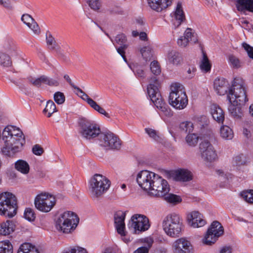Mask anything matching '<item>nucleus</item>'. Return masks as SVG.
I'll return each mask as SVG.
<instances>
[{
	"instance_id": "obj_1",
	"label": "nucleus",
	"mask_w": 253,
	"mask_h": 253,
	"mask_svg": "<svg viewBox=\"0 0 253 253\" xmlns=\"http://www.w3.org/2000/svg\"><path fill=\"white\" fill-rule=\"evenodd\" d=\"M139 186L149 195L154 196H163L169 191L168 181L154 172L148 170H142L137 176Z\"/></svg>"
},
{
	"instance_id": "obj_2",
	"label": "nucleus",
	"mask_w": 253,
	"mask_h": 253,
	"mask_svg": "<svg viewBox=\"0 0 253 253\" xmlns=\"http://www.w3.org/2000/svg\"><path fill=\"white\" fill-rule=\"evenodd\" d=\"M3 146L1 149L3 155L13 157L23 149L25 144V138L22 131L13 126H7L2 132Z\"/></svg>"
},
{
	"instance_id": "obj_3",
	"label": "nucleus",
	"mask_w": 253,
	"mask_h": 253,
	"mask_svg": "<svg viewBox=\"0 0 253 253\" xmlns=\"http://www.w3.org/2000/svg\"><path fill=\"white\" fill-rule=\"evenodd\" d=\"M160 83L156 77H152L149 80L147 86V93L155 106L166 116L170 117L172 113L169 106L164 102L159 91Z\"/></svg>"
},
{
	"instance_id": "obj_4",
	"label": "nucleus",
	"mask_w": 253,
	"mask_h": 253,
	"mask_svg": "<svg viewBox=\"0 0 253 253\" xmlns=\"http://www.w3.org/2000/svg\"><path fill=\"white\" fill-rule=\"evenodd\" d=\"M79 222V218L74 212L65 211L60 214L55 220V228L60 233H72Z\"/></svg>"
},
{
	"instance_id": "obj_5",
	"label": "nucleus",
	"mask_w": 253,
	"mask_h": 253,
	"mask_svg": "<svg viewBox=\"0 0 253 253\" xmlns=\"http://www.w3.org/2000/svg\"><path fill=\"white\" fill-rule=\"evenodd\" d=\"M162 226L166 234L172 238L179 237L184 227L182 217L176 213H169L165 217Z\"/></svg>"
},
{
	"instance_id": "obj_6",
	"label": "nucleus",
	"mask_w": 253,
	"mask_h": 253,
	"mask_svg": "<svg viewBox=\"0 0 253 253\" xmlns=\"http://www.w3.org/2000/svg\"><path fill=\"white\" fill-rule=\"evenodd\" d=\"M110 181L100 174H95L89 182V192L93 200H98L109 189Z\"/></svg>"
},
{
	"instance_id": "obj_7",
	"label": "nucleus",
	"mask_w": 253,
	"mask_h": 253,
	"mask_svg": "<svg viewBox=\"0 0 253 253\" xmlns=\"http://www.w3.org/2000/svg\"><path fill=\"white\" fill-rule=\"evenodd\" d=\"M169 103L174 108L182 110L187 105L188 100L183 86L178 83H174L170 86Z\"/></svg>"
},
{
	"instance_id": "obj_8",
	"label": "nucleus",
	"mask_w": 253,
	"mask_h": 253,
	"mask_svg": "<svg viewBox=\"0 0 253 253\" xmlns=\"http://www.w3.org/2000/svg\"><path fill=\"white\" fill-rule=\"evenodd\" d=\"M227 98L229 102L234 101L238 102L240 105H244L248 101L245 82L242 78L237 77L234 79L232 86L229 89Z\"/></svg>"
},
{
	"instance_id": "obj_9",
	"label": "nucleus",
	"mask_w": 253,
	"mask_h": 253,
	"mask_svg": "<svg viewBox=\"0 0 253 253\" xmlns=\"http://www.w3.org/2000/svg\"><path fill=\"white\" fill-rule=\"evenodd\" d=\"M17 199L12 193L4 192L0 194V215L11 218L16 214Z\"/></svg>"
},
{
	"instance_id": "obj_10",
	"label": "nucleus",
	"mask_w": 253,
	"mask_h": 253,
	"mask_svg": "<svg viewBox=\"0 0 253 253\" xmlns=\"http://www.w3.org/2000/svg\"><path fill=\"white\" fill-rule=\"evenodd\" d=\"M127 226L133 233L139 234L147 231L150 225L148 218L145 215L135 214L131 216Z\"/></svg>"
},
{
	"instance_id": "obj_11",
	"label": "nucleus",
	"mask_w": 253,
	"mask_h": 253,
	"mask_svg": "<svg viewBox=\"0 0 253 253\" xmlns=\"http://www.w3.org/2000/svg\"><path fill=\"white\" fill-rule=\"evenodd\" d=\"M79 125L81 127L80 133L83 138L88 140L96 137L98 138L101 130L97 124L85 119H81Z\"/></svg>"
},
{
	"instance_id": "obj_12",
	"label": "nucleus",
	"mask_w": 253,
	"mask_h": 253,
	"mask_svg": "<svg viewBox=\"0 0 253 253\" xmlns=\"http://www.w3.org/2000/svg\"><path fill=\"white\" fill-rule=\"evenodd\" d=\"M98 143L106 150L119 149L121 147L120 139L111 132H101L98 138Z\"/></svg>"
},
{
	"instance_id": "obj_13",
	"label": "nucleus",
	"mask_w": 253,
	"mask_h": 253,
	"mask_svg": "<svg viewBox=\"0 0 253 253\" xmlns=\"http://www.w3.org/2000/svg\"><path fill=\"white\" fill-rule=\"evenodd\" d=\"M223 227L217 221H213L209 228L206 234L202 240V242L206 245H211L214 244L217 239L223 235Z\"/></svg>"
},
{
	"instance_id": "obj_14",
	"label": "nucleus",
	"mask_w": 253,
	"mask_h": 253,
	"mask_svg": "<svg viewBox=\"0 0 253 253\" xmlns=\"http://www.w3.org/2000/svg\"><path fill=\"white\" fill-rule=\"evenodd\" d=\"M55 204V198L46 193H41L37 195L35 199V207L44 212L50 211Z\"/></svg>"
},
{
	"instance_id": "obj_15",
	"label": "nucleus",
	"mask_w": 253,
	"mask_h": 253,
	"mask_svg": "<svg viewBox=\"0 0 253 253\" xmlns=\"http://www.w3.org/2000/svg\"><path fill=\"white\" fill-rule=\"evenodd\" d=\"M173 253H195V249L191 242L186 237L175 240L171 245Z\"/></svg>"
},
{
	"instance_id": "obj_16",
	"label": "nucleus",
	"mask_w": 253,
	"mask_h": 253,
	"mask_svg": "<svg viewBox=\"0 0 253 253\" xmlns=\"http://www.w3.org/2000/svg\"><path fill=\"white\" fill-rule=\"evenodd\" d=\"M199 152L202 159L207 162H212L217 158L215 150L208 140L202 141L199 145Z\"/></svg>"
},
{
	"instance_id": "obj_17",
	"label": "nucleus",
	"mask_w": 253,
	"mask_h": 253,
	"mask_svg": "<svg viewBox=\"0 0 253 253\" xmlns=\"http://www.w3.org/2000/svg\"><path fill=\"white\" fill-rule=\"evenodd\" d=\"M187 218L188 224L193 228L203 227L206 224L203 215L198 211H193L188 213Z\"/></svg>"
},
{
	"instance_id": "obj_18",
	"label": "nucleus",
	"mask_w": 253,
	"mask_h": 253,
	"mask_svg": "<svg viewBox=\"0 0 253 253\" xmlns=\"http://www.w3.org/2000/svg\"><path fill=\"white\" fill-rule=\"evenodd\" d=\"M185 20L182 4L178 2L174 11L171 14V22L173 28L175 29L178 28Z\"/></svg>"
},
{
	"instance_id": "obj_19",
	"label": "nucleus",
	"mask_w": 253,
	"mask_h": 253,
	"mask_svg": "<svg viewBox=\"0 0 253 253\" xmlns=\"http://www.w3.org/2000/svg\"><path fill=\"white\" fill-rule=\"evenodd\" d=\"M79 92L81 93L80 97L84 101H85L87 104L94 110L97 111L101 114L104 115L107 118H110V115L108 113L106 112L104 109L100 106L95 101L90 98L87 94L84 92L81 88L78 87H75Z\"/></svg>"
},
{
	"instance_id": "obj_20",
	"label": "nucleus",
	"mask_w": 253,
	"mask_h": 253,
	"mask_svg": "<svg viewBox=\"0 0 253 253\" xmlns=\"http://www.w3.org/2000/svg\"><path fill=\"white\" fill-rule=\"evenodd\" d=\"M126 211H118L114 214V223L118 233L122 236H125Z\"/></svg>"
},
{
	"instance_id": "obj_21",
	"label": "nucleus",
	"mask_w": 253,
	"mask_h": 253,
	"mask_svg": "<svg viewBox=\"0 0 253 253\" xmlns=\"http://www.w3.org/2000/svg\"><path fill=\"white\" fill-rule=\"evenodd\" d=\"M214 88L220 95L225 94L230 89L228 82L224 78H216L214 82Z\"/></svg>"
},
{
	"instance_id": "obj_22",
	"label": "nucleus",
	"mask_w": 253,
	"mask_h": 253,
	"mask_svg": "<svg viewBox=\"0 0 253 253\" xmlns=\"http://www.w3.org/2000/svg\"><path fill=\"white\" fill-rule=\"evenodd\" d=\"M126 41V38L123 34H118L115 39V42L120 45L119 47L117 48V52L122 56L126 62V58L125 56V50L127 47Z\"/></svg>"
},
{
	"instance_id": "obj_23",
	"label": "nucleus",
	"mask_w": 253,
	"mask_h": 253,
	"mask_svg": "<svg viewBox=\"0 0 253 253\" xmlns=\"http://www.w3.org/2000/svg\"><path fill=\"white\" fill-rule=\"evenodd\" d=\"M21 20L35 34L39 35L41 33V30L38 23L30 15L28 14H23L21 17Z\"/></svg>"
},
{
	"instance_id": "obj_24",
	"label": "nucleus",
	"mask_w": 253,
	"mask_h": 253,
	"mask_svg": "<svg viewBox=\"0 0 253 253\" xmlns=\"http://www.w3.org/2000/svg\"><path fill=\"white\" fill-rule=\"evenodd\" d=\"M172 0H148L150 7L153 10L160 12L172 3Z\"/></svg>"
},
{
	"instance_id": "obj_25",
	"label": "nucleus",
	"mask_w": 253,
	"mask_h": 253,
	"mask_svg": "<svg viewBox=\"0 0 253 253\" xmlns=\"http://www.w3.org/2000/svg\"><path fill=\"white\" fill-rule=\"evenodd\" d=\"M168 62L174 66L181 65L183 62L181 54L175 50H171L168 52L167 55Z\"/></svg>"
},
{
	"instance_id": "obj_26",
	"label": "nucleus",
	"mask_w": 253,
	"mask_h": 253,
	"mask_svg": "<svg viewBox=\"0 0 253 253\" xmlns=\"http://www.w3.org/2000/svg\"><path fill=\"white\" fill-rule=\"evenodd\" d=\"M192 172L186 169H179L175 171L174 178L176 181L186 182L192 179Z\"/></svg>"
},
{
	"instance_id": "obj_27",
	"label": "nucleus",
	"mask_w": 253,
	"mask_h": 253,
	"mask_svg": "<svg viewBox=\"0 0 253 253\" xmlns=\"http://www.w3.org/2000/svg\"><path fill=\"white\" fill-rule=\"evenodd\" d=\"M237 10L242 13L247 11L253 13V0H237L236 4Z\"/></svg>"
},
{
	"instance_id": "obj_28",
	"label": "nucleus",
	"mask_w": 253,
	"mask_h": 253,
	"mask_svg": "<svg viewBox=\"0 0 253 253\" xmlns=\"http://www.w3.org/2000/svg\"><path fill=\"white\" fill-rule=\"evenodd\" d=\"M211 114L215 121L218 123H223L224 120V113L218 105L216 104L211 105Z\"/></svg>"
},
{
	"instance_id": "obj_29",
	"label": "nucleus",
	"mask_w": 253,
	"mask_h": 253,
	"mask_svg": "<svg viewBox=\"0 0 253 253\" xmlns=\"http://www.w3.org/2000/svg\"><path fill=\"white\" fill-rule=\"evenodd\" d=\"M15 226L12 221L7 220L0 223V235H8L14 230Z\"/></svg>"
},
{
	"instance_id": "obj_30",
	"label": "nucleus",
	"mask_w": 253,
	"mask_h": 253,
	"mask_svg": "<svg viewBox=\"0 0 253 253\" xmlns=\"http://www.w3.org/2000/svg\"><path fill=\"white\" fill-rule=\"evenodd\" d=\"M246 157L243 154H239L234 157L232 161V168L229 166L228 169L229 170H236L238 169V168L246 164Z\"/></svg>"
},
{
	"instance_id": "obj_31",
	"label": "nucleus",
	"mask_w": 253,
	"mask_h": 253,
	"mask_svg": "<svg viewBox=\"0 0 253 253\" xmlns=\"http://www.w3.org/2000/svg\"><path fill=\"white\" fill-rule=\"evenodd\" d=\"M200 69L203 73L210 72L211 68V63L206 53L202 51V57L200 62Z\"/></svg>"
},
{
	"instance_id": "obj_32",
	"label": "nucleus",
	"mask_w": 253,
	"mask_h": 253,
	"mask_svg": "<svg viewBox=\"0 0 253 253\" xmlns=\"http://www.w3.org/2000/svg\"><path fill=\"white\" fill-rule=\"evenodd\" d=\"M240 105L238 102L232 101L231 102H229L228 110L231 116L234 117H240L242 115L241 108L239 106Z\"/></svg>"
},
{
	"instance_id": "obj_33",
	"label": "nucleus",
	"mask_w": 253,
	"mask_h": 253,
	"mask_svg": "<svg viewBox=\"0 0 253 253\" xmlns=\"http://www.w3.org/2000/svg\"><path fill=\"white\" fill-rule=\"evenodd\" d=\"M15 168L24 174H28L30 170V166L28 163L23 160H19L15 162Z\"/></svg>"
},
{
	"instance_id": "obj_34",
	"label": "nucleus",
	"mask_w": 253,
	"mask_h": 253,
	"mask_svg": "<svg viewBox=\"0 0 253 253\" xmlns=\"http://www.w3.org/2000/svg\"><path fill=\"white\" fill-rule=\"evenodd\" d=\"M17 253H39L35 246L29 243L21 245Z\"/></svg>"
},
{
	"instance_id": "obj_35",
	"label": "nucleus",
	"mask_w": 253,
	"mask_h": 253,
	"mask_svg": "<svg viewBox=\"0 0 253 253\" xmlns=\"http://www.w3.org/2000/svg\"><path fill=\"white\" fill-rule=\"evenodd\" d=\"M220 136L222 138L227 140H230L233 137V132L229 126H223L220 130Z\"/></svg>"
},
{
	"instance_id": "obj_36",
	"label": "nucleus",
	"mask_w": 253,
	"mask_h": 253,
	"mask_svg": "<svg viewBox=\"0 0 253 253\" xmlns=\"http://www.w3.org/2000/svg\"><path fill=\"white\" fill-rule=\"evenodd\" d=\"M46 42L48 48L51 50H59L60 47L57 45L54 38L50 32L46 34Z\"/></svg>"
},
{
	"instance_id": "obj_37",
	"label": "nucleus",
	"mask_w": 253,
	"mask_h": 253,
	"mask_svg": "<svg viewBox=\"0 0 253 253\" xmlns=\"http://www.w3.org/2000/svg\"><path fill=\"white\" fill-rule=\"evenodd\" d=\"M228 63L233 69H239L242 67L243 64L240 60L234 55H230L228 58Z\"/></svg>"
},
{
	"instance_id": "obj_38",
	"label": "nucleus",
	"mask_w": 253,
	"mask_h": 253,
	"mask_svg": "<svg viewBox=\"0 0 253 253\" xmlns=\"http://www.w3.org/2000/svg\"><path fill=\"white\" fill-rule=\"evenodd\" d=\"M12 65V61L10 56L0 51V66L2 67H9Z\"/></svg>"
},
{
	"instance_id": "obj_39",
	"label": "nucleus",
	"mask_w": 253,
	"mask_h": 253,
	"mask_svg": "<svg viewBox=\"0 0 253 253\" xmlns=\"http://www.w3.org/2000/svg\"><path fill=\"white\" fill-rule=\"evenodd\" d=\"M56 105L54 102L51 100L47 101L46 106L43 110L44 113H47V117H50L51 115L56 112Z\"/></svg>"
},
{
	"instance_id": "obj_40",
	"label": "nucleus",
	"mask_w": 253,
	"mask_h": 253,
	"mask_svg": "<svg viewBox=\"0 0 253 253\" xmlns=\"http://www.w3.org/2000/svg\"><path fill=\"white\" fill-rule=\"evenodd\" d=\"M187 145L191 147L195 146L199 141V136L196 133H189L185 137Z\"/></svg>"
},
{
	"instance_id": "obj_41",
	"label": "nucleus",
	"mask_w": 253,
	"mask_h": 253,
	"mask_svg": "<svg viewBox=\"0 0 253 253\" xmlns=\"http://www.w3.org/2000/svg\"><path fill=\"white\" fill-rule=\"evenodd\" d=\"M13 247L8 241L0 242V253H12Z\"/></svg>"
},
{
	"instance_id": "obj_42",
	"label": "nucleus",
	"mask_w": 253,
	"mask_h": 253,
	"mask_svg": "<svg viewBox=\"0 0 253 253\" xmlns=\"http://www.w3.org/2000/svg\"><path fill=\"white\" fill-rule=\"evenodd\" d=\"M2 47L7 52L10 53L14 50L15 46L11 38H6L2 42Z\"/></svg>"
},
{
	"instance_id": "obj_43",
	"label": "nucleus",
	"mask_w": 253,
	"mask_h": 253,
	"mask_svg": "<svg viewBox=\"0 0 253 253\" xmlns=\"http://www.w3.org/2000/svg\"><path fill=\"white\" fill-rule=\"evenodd\" d=\"M189 42H192L194 43H196L198 42V39L196 34L191 28H187L184 32L183 36Z\"/></svg>"
},
{
	"instance_id": "obj_44",
	"label": "nucleus",
	"mask_w": 253,
	"mask_h": 253,
	"mask_svg": "<svg viewBox=\"0 0 253 253\" xmlns=\"http://www.w3.org/2000/svg\"><path fill=\"white\" fill-rule=\"evenodd\" d=\"M242 198L247 202L253 204V190H247L241 193Z\"/></svg>"
},
{
	"instance_id": "obj_45",
	"label": "nucleus",
	"mask_w": 253,
	"mask_h": 253,
	"mask_svg": "<svg viewBox=\"0 0 253 253\" xmlns=\"http://www.w3.org/2000/svg\"><path fill=\"white\" fill-rule=\"evenodd\" d=\"M43 84L51 86H57L59 83L57 79L51 78L45 75H43Z\"/></svg>"
},
{
	"instance_id": "obj_46",
	"label": "nucleus",
	"mask_w": 253,
	"mask_h": 253,
	"mask_svg": "<svg viewBox=\"0 0 253 253\" xmlns=\"http://www.w3.org/2000/svg\"><path fill=\"white\" fill-rule=\"evenodd\" d=\"M169 192L166 194L164 197L165 200L169 203H177L181 201L180 197L173 194H168Z\"/></svg>"
},
{
	"instance_id": "obj_47",
	"label": "nucleus",
	"mask_w": 253,
	"mask_h": 253,
	"mask_svg": "<svg viewBox=\"0 0 253 253\" xmlns=\"http://www.w3.org/2000/svg\"><path fill=\"white\" fill-rule=\"evenodd\" d=\"M180 128L181 130L184 131L186 132H190L193 131L194 129L193 124L189 121H186L181 123L180 124Z\"/></svg>"
},
{
	"instance_id": "obj_48",
	"label": "nucleus",
	"mask_w": 253,
	"mask_h": 253,
	"mask_svg": "<svg viewBox=\"0 0 253 253\" xmlns=\"http://www.w3.org/2000/svg\"><path fill=\"white\" fill-rule=\"evenodd\" d=\"M140 52L142 56L146 61L150 59L152 55L151 48L149 46L142 47L140 50Z\"/></svg>"
},
{
	"instance_id": "obj_49",
	"label": "nucleus",
	"mask_w": 253,
	"mask_h": 253,
	"mask_svg": "<svg viewBox=\"0 0 253 253\" xmlns=\"http://www.w3.org/2000/svg\"><path fill=\"white\" fill-rule=\"evenodd\" d=\"M53 98L55 102L58 104H62L65 101V96L63 93L57 91L53 95Z\"/></svg>"
},
{
	"instance_id": "obj_50",
	"label": "nucleus",
	"mask_w": 253,
	"mask_h": 253,
	"mask_svg": "<svg viewBox=\"0 0 253 253\" xmlns=\"http://www.w3.org/2000/svg\"><path fill=\"white\" fill-rule=\"evenodd\" d=\"M150 70L151 72L156 76L159 75L161 72L160 65L156 61H153L151 63Z\"/></svg>"
},
{
	"instance_id": "obj_51",
	"label": "nucleus",
	"mask_w": 253,
	"mask_h": 253,
	"mask_svg": "<svg viewBox=\"0 0 253 253\" xmlns=\"http://www.w3.org/2000/svg\"><path fill=\"white\" fill-rule=\"evenodd\" d=\"M89 7L93 10L97 11L101 7V2L100 0H89L88 1Z\"/></svg>"
},
{
	"instance_id": "obj_52",
	"label": "nucleus",
	"mask_w": 253,
	"mask_h": 253,
	"mask_svg": "<svg viewBox=\"0 0 253 253\" xmlns=\"http://www.w3.org/2000/svg\"><path fill=\"white\" fill-rule=\"evenodd\" d=\"M145 131L150 137L155 140L158 141L160 139L159 133L155 130L150 128H145Z\"/></svg>"
},
{
	"instance_id": "obj_53",
	"label": "nucleus",
	"mask_w": 253,
	"mask_h": 253,
	"mask_svg": "<svg viewBox=\"0 0 253 253\" xmlns=\"http://www.w3.org/2000/svg\"><path fill=\"white\" fill-rule=\"evenodd\" d=\"M25 218L29 221H33L35 218L34 211L30 208L26 209L24 212Z\"/></svg>"
},
{
	"instance_id": "obj_54",
	"label": "nucleus",
	"mask_w": 253,
	"mask_h": 253,
	"mask_svg": "<svg viewBox=\"0 0 253 253\" xmlns=\"http://www.w3.org/2000/svg\"><path fill=\"white\" fill-rule=\"evenodd\" d=\"M62 253H87V252L85 249L77 247L65 250Z\"/></svg>"
},
{
	"instance_id": "obj_55",
	"label": "nucleus",
	"mask_w": 253,
	"mask_h": 253,
	"mask_svg": "<svg viewBox=\"0 0 253 253\" xmlns=\"http://www.w3.org/2000/svg\"><path fill=\"white\" fill-rule=\"evenodd\" d=\"M133 72L137 78L144 79L145 73L142 68L140 66H136L133 69Z\"/></svg>"
},
{
	"instance_id": "obj_56",
	"label": "nucleus",
	"mask_w": 253,
	"mask_h": 253,
	"mask_svg": "<svg viewBox=\"0 0 253 253\" xmlns=\"http://www.w3.org/2000/svg\"><path fill=\"white\" fill-rule=\"evenodd\" d=\"M42 79L43 75L37 79H31L29 81L31 84L35 86L39 87L41 86L42 84H43Z\"/></svg>"
},
{
	"instance_id": "obj_57",
	"label": "nucleus",
	"mask_w": 253,
	"mask_h": 253,
	"mask_svg": "<svg viewBox=\"0 0 253 253\" xmlns=\"http://www.w3.org/2000/svg\"><path fill=\"white\" fill-rule=\"evenodd\" d=\"M242 46L247 52L248 56L253 59V47L245 42L242 44Z\"/></svg>"
},
{
	"instance_id": "obj_58",
	"label": "nucleus",
	"mask_w": 253,
	"mask_h": 253,
	"mask_svg": "<svg viewBox=\"0 0 253 253\" xmlns=\"http://www.w3.org/2000/svg\"><path fill=\"white\" fill-rule=\"evenodd\" d=\"M189 41L185 38L184 36H181L178 39L177 43L178 46L181 47H185L187 46L189 43Z\"/></svg>"
},
{
	"instance_id": "obj_59",
	"label": "nucleus",
	"mask_w": 253,
	"mask_h": 253,
	"mask_svg": "<svg viewBox=\"0 0 253 253\" xmlns=\"http://www.w3.org/2000/svg\"><path fill=\"white\" fill-rule=\"evenodd\" d=\"M32 151L35 155L40 156L43 153V150L39 145L36 144L33 146Z\"/></svg>"
},
{
	"instance_id": "obj_60",
	"label": "nucleus",
	"mask_w": 253,
	"mask_h": 253,
	"mask_svg": "<svg viewBox=\"0 0 253 253\" xmlns=\"http://www.w3.org/2000/svg\"><path fill=\"white\" fill-rule=\"evenodd\" d=\"M144 242L146 244V246H143L142 247L147 248L148 249V251H149L150 249L151 248L154 243V240L153 238L151 237L146 238L144 239Z\"/></svg>"
},
{
	"instance_id": "obj_61",
	"label": "nucleus",
	"mask_w": 253,
	"mask_h": 253,
	"mask_svg": "<svg viewBox=\"0 0 253 253\" xmlns=\"http://www.w3.org/2000/svg\"><path fill=\"white\" fill-rule=\"evenodd\" d=\"M133 253H149V251L147 248L141 247L136 250Z\"/></svg>"
},
{
	"instance_id": "obj_62",
	"label": "nucleus",
	"mask_w": 253,
	"mask_h": 253,
	"mask_svg": "<svg viewBox=\"0 0 253 253\" xmlns=\"http://www.w3.org/2000/svg\"><path fill=\"white\" fill-rule=\"evenodd\" d=\"M64 78L67 81V82L70 84V85L75 89V87L77 86H76L72 82L70 77L68 75H65L64 76Z\"/></svg>"
},
{
	"instance_id": "obj_63",
	"label": "nucleus",
	"mask_w": 253,
	"mask_h": 253,
	"mask_svg": "<svg viewBox=\"0 0 253 253\" xmlns=\"http://www.w3.org/2000/svg\"><path fill=\"white\" fill-rule=\"evenodd\" d=\"M232 248L229 247H223L220 252V253H231Z\"/></svg>"
},
{
	"instance_id": "obj_64",
	"label": "nucleus",
	"mask_w": 253,
	"mask_h": 253,
	"mask_svg": "<svg viewBox=\"0 0 253 253\" xmlns=\"http://www.w3.org/2000/svg\"><path fill=\"white\" fill-rule=\"evenodd\" d=\"M139 38L142 41H146L147 40V36L146 33L141 32L139 34Z\"/></svg>"
}]
</instances>
